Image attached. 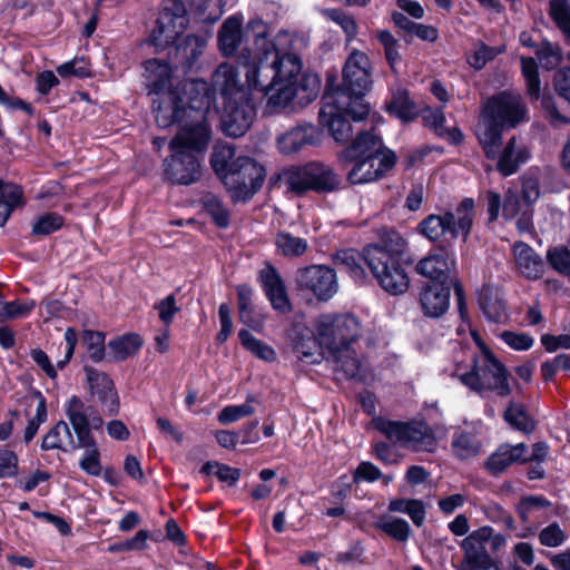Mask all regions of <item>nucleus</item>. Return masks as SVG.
Instances as JSON below:
<instances>
[{
    "label": "nucleus",
    "instance_id": "nucleus-55",
    "mask_svg": "<svg viewBox=\"0 0 570 570\" xmlns=\"http://www.w3.org/2000/svg\"><path fill=\"white\" fill-rule=\"evenodd\" d=\"M36 306L33 301L29 302H2L0 303V323H4L9 320L19 318L29 314Z\"/></svg>",
    "mask_w": 570,
    "mask_h": 570
},
{
    "label": "nucleus",
    "instance_id": "nucleus-60",
    "mask_svg": "<svg viewBox=\"0 0 570 570\" xmlns=\"http://www.w3.org/2000/svg\"><path fill=\"white\" fill-rule=\"evenodd\" d=\"M567 540V534L558 522H552L539 532V541L542 546L556 548Z\"/></svg>",
    "mask_w": 570,
    "mask_h": 570
},
{
    "label": "nucleus",
    "instance_id": "nucleus-43",
    "mask_svg": "<svg viewBox=\"0 0 570 570\" xmlns=\"http://www.w3.org/2000/svg\"><path fill=\"white\" fill-rule=\"evenodd\" d=\"M374 527L397 542H406L412 533L409 522L402 518L391 517L375 522Z\"/></svg>",
    "mask_w": 570,
    "mask_h": 570
},
{
    "label": "nucleus",
    "instance_id": "nucleus-22",
    "mask_svg": "<svg viewBox=\"0 0 570 570\" xmlns=\"http://www.w3.org/2000/svg\"><path fill=\"white\" fill-rule=\"evenodd\" d=\"M453 284L449 282L423 283L419 292V304L425 317L435 320L448 312Z\"/></svg>",
    "mask_w": 570,
    "mask_h": 570
},
{
    "label": "nucleus",
    "instance_id": "nucleus-37",
    "mask_svg": "<svg viewBox=\"0 0 570 570\" xmlns=\"http://www.w3.org/2000/svg\"><path fill=\"white\" fill-rule=\"evenodd\" d=\"M24 204L23 190L12 183H4L0 179V226H3L14 208Z\"/></svg>",
    "mask_w": 570,
    "mask_h": 570
},
{
    "label": "nucleus",
    "instance_id": "nucleus-9",
    "mask_svg": "<svg viewBox=\"0 0 570 570\" xmlns=\"http://www.w3.org/2000/svg\"><path fill=\"white\" fill-rule=\"evenodd\" d=\"M287 110L304 108L314 101L321 90V78L316 72L304 70L302 51L306 50L309 40L303 33L287 32Z\"/></svg>",
    "mask_w": 570,
    "mask_h": 570
},
{
    "label": "nucleus",
    "instance_id": "nucleus-33",
    "mask_svg": "<svg viewBox=\"0 0 570 570\" xmlns=\"http://www.w3.org/2000/svg\"><path fill=\"white\" fill-rule=\"evenodd\" d=\"M327 358L332 360L335 364L334 370L336 373H342L344 379L353 380L358 376L361 368V361L352 346L348 347H332L326 350Z\"/></svg>",
    "mask_w": 570,
    "mask_h": 570
},
{
    "label": "nucleus",
    "instance_id": "nucleus-11",
    "mask_svg": "<svg viewBox=\"0 0 570 570\" xmlns=\"http://www.w3.org/2000/svg\"><path fill=\"white\" fill-rule=\"evenodd\" d=\"M341 183L340 175L321 161L287 167V190L299 196L309 191L318 195L331 194L341 188Z\"/></svg>",
    "mask_w": 570,
    "mask_h": 570
},
{
    "label": "nucleus",
    "instance_id": "nucleus-28",
    "mask_svg": "<svg viewBox=\"0 0 570 570\" xmlns=\"http://www.w3.org/2000/svg\"><path fill=\"white\" fill-rule=\"evenodd\" d=\"M517 264L524 277L538 279L544 273L542 257L527 243L518 242L513 246Z\"/></svg>",
    "mask_w": 570,
    "mask_h": 570
},
{
    "label": "nucleus",
    "instance_id": "nucleus-51",
    "mask_svg": "<svg viewBox=\"0 0 570 570\" xmlns=\"http://www.w3.org/2000/svg\"><path fill=\"white\" fill-rule=\"evenodd\" d=\"M204 208L218 227L226 228L229 225V212L216 196H206L204 198Z\"/></svg>",
    "mask_w": 570,
    "mask_h": 570
},
{
    "label": "nucleus",
    "instance_id": "nucleus-46",
    "mask_svg": "<svg viewBox=\"0 0 570 570\" xmlns=\"http://www.w3.org/2000/svg\"><path fill=\"white\" fill-rule=\"evenodd\" d=\"M238 337L242 345L258 358L267 362L275 360L274 350L269 345L265 344L263 341L256 338L247 330H240L238 333Z\"/></svg>",
    "mask_w": 570,
    "mask_h": 570
},
{
    "label": "nucleus",
    "instance_id": "nucleus-56",
    "mask_svg": "<svg viewBox=\"0 0 570 570\" xmlns=\"http://www.w3.org/2000/svg\"><path fill=\"white\" fill-rule=\"evenodd\" d=\"M63 225V217L57 213H47L39 216L33 226L32 234L36 236H47L60 229Z\"/></svg>",
    "mask_w": 570,
    "mask_h": 570
},
{
    "label": "nucleus",
    "instance_id": "nucleus-29",
    "mask_svg": "<svg viewBox=\"0 0 570 570\" xmlns=\"http://www.w3.org/2000/svg\"><path fill=\"white\" fill-rule=\"evenodd\" d=\"M237 75L238 72L235 68L228 63L219 65L214 72V86L224 98V101L236 98L242 99L247 96V92L238 85Z\"/></svg>",
    "mask_w": 570,
    "mask_h": 570
},
{
    "label": "nucleus",
    "instance_id": "nucleus-42",
    "mask_svg": "<svg viewBox=\"0 0 570 570\" xmlns=\"http://www.w3.org/2000/svg\"><path fill=\"white\" fill-rule=\"evenodd\" d=\"M535 56L542 68L548 71L554 70L563 60L561 47L546 38L539 43Z\"/></svg>",
    "mask_w": 570,
    "mask_h": 570
},
{
    "label": "nucleus",
    "instance_id": "nucleus-49",
    "mask_svg": "<svg viewBox=\"0 0 570 570\" xmlns=\"http://www.w3.org/2000/svg\"><path fill=\"white\" fill-rule=\"evenodd\" d=\"M497 169L498 171L504 176H511L518 171V159H515V138L512 137L509 139L503 150L498 151L497 158Z\"/></svg>",
    "mask_w": 570,
    "mask_h": 570
},
{
    "label": "nucleus",
    "instance_id": "nucleus-2",
    "mask_svg": "<svg viewBox=\"0 0 570 570\" xmlns=\"http://www.w3.org/2000/svg\"><path fill=\"white\" fill-rule=\"evenodd\" d=\"M475 218V203L465 197L456 206L455 212L444 209L439 214H429L416 226L417 233L434 244L430 254L420 259L415 271L429 282H449L456 279L450 277V269L455 264L454 245L461 236L466 243L473 228Z\"/></svg>",
    "mask_w": 570,
    "mask_h": 570
},
{
    "label": "nucleus",
    "instance_id": "nucleus-7",
    "mask_svg": "<svg viewBox=\"0 0 570 570\" xmlns=\"http://www.w3.org/2000/svg\"><path fill=\"white\" fill-rule=\"evenodd\" d=\"M65 413L77 436V450H86L79 462L80 469L89 475H100V450L91 431L101 430L104 425L101 415L94 406L86 404L77 395L68 399L65 404Z\"/></svg>",
    "mask_w": 570,
    "mask_h": 570
},
{
    "label": "nucleus",
    "instance_id": "nucleus-59",
    "mask_svg": "<svg viewBox=\"0 0 570 570\" xmlns=\"http://www.w3.org/2000/svg\"><path fill=\"white\" fill-rule=\"evenodd\" d=\"M485 518L498 524H503L505 530H515V521L511 513H509L501 504L491 502L484 508Z\"/></svg>",
    "mask_w": 570,
    "mask_h": 570
},
{
    "label": "nucleus",
    "instance_id": "nucleus-52",
    "mask_svg": "<svg viewBox=\"0 0 570 570\" xmlns=\"http://www.w3.org/2000/svg\"><path fill=\"white\" fill-rule=\"evenodd\" d=\"M82 341L87 347L88 356L100 362L105 357V334L102 332L86 330L82 333Z\"/></svg>",
    "mask_w": 570,
    "mask_h": 570
},
{
    "label": "nucleus",
    "instance_id": "nucleus-34",
    "mask_svg": "<svg viewBox=\"0 0 570 570\" xmlns=\"http://www.w3.org/2000/svg\"><path fill=\"white\" fill-rule=\"evenodd\" d=\"M321 128L312 124H302L287 130V140L291 147L288 151L297 153L304 146H317L324 137V129L328 131L321 122Z\"/></svg>",
    "mask_w": 570,
    "mask_h": 570
},
{
    "label": "nucleus",
    "instance_id": "nucleus-15",
    "mask_svg": "<svg viewBox=\"0 0 570 570\" xmlns=\"http://www.w3.org/2000/svg\"><path fill=\"white\" fill-rule=\"evenodd\" d=\"M188 24L186 9L180 0H166L151 32L150 42L158 50L174 43Z\"/></svg>",
    "mask_w": 570,
    "mask_h": 570
},
{
    "label": "nucleus",
    "instance_id": "nucleus-35",
    "mask_svg": "<svg viewBox=\"0 0 570 570\" xmlns=\"http://www.w3.org/2000/svg\"><path fill=\"white\" fill-rule=\"evenodd\" d=\"M42 450H61L70 452L77 450V438L70 431L69 424L65 421H59L52 426L42 439Z\"/></svg>",
    "mask_w": 570,
    "mask_h": 570
},
{
    "label": "nucleus",
    "instance_id": "nucleus-64",
    "mask_svg": "<svg viewBox=\"0 0 570 570\" xmlns=\"http://www.w3.org/2000/svg\"><path fill=\"white\" fill-rule=\"evenodd\" d=\"M567 59L570 61V51ZM553 85L559 97L570 104V67H563L556 72Z\"/></svg>",
    "mask_w": 570,
    "mask_h": 570
},
{
    "label": "nucleus",
    "instance_id": "nucleus-21",
    "mask_svg": "<svg viewBox=\"0 0 570 570\" xmlns=\"http://www.w3.org/2000/svg\"><path fill=\"white\" fill-rule=\"evenodd\" d=\"M492 532V527L483 525L472 531L461 542V549L464 551V562L470 567V570H490L494 566V560L484 546L491 538Z\"/></svg>",
    "mask_w": 570,
    "mask_h": 570
},
{
    "label": "nucleus",
    "instance_id": "nucleus-13",
    "mask_svg": "<svg viewBox=\"0 0 570 570\" xmlns=\"http://www.w3.org/2000/svg\"><path fill=\"white\" fill-rule=\"evenodd\" d=\"M207 146L196 147L191 142L174 146L171 139L169 148L173 153L163 164L165 179L176 185H191L198 181L203 175V167L196 154L206 150Z\"/></svg>",
    "mask_w": 570,
    "mask_h": 570
},
{
    "label": "nucleus",
    "instance_id": "nucleus-47",
    "mask_svg": "<svg viewBox=\"0 0 570 570\" xmlns=\"http://www.w3.org/2000/svg\"><path fill=\"white\" fill-rule=\"evenodd\" d=\"M539 100L541 102V108L544 112V118L549 121V124L552 127H559L561 125L570 124V118L560 112L556 97L551 92H541Z\"/></svg>",
    "mask_w": 570,
    "mask_h": 570
},
{
    "label": "nucleus",
    "instance_id": "nucleus-25",
    "mask_svg": "<svg viewBox=\"0 0 570 570\" xmlns=\"http://www.w3.org/2000/svg\"><path fill=\"white\" fill-rule=\"evenodd\" d=\"M525 452L527 444L523 442L515 445L502 443L487 459L484 468L491 475L497 476L512 464H524L523 455H525Z\"/></svg>",
    "mask_w": 570,
    "mask_h": 570
},
{
    "label": "nucleus",
    "instance_id": "nucleus-32",
    "mask_svg": "<svg viewBox=\"0 0 570 570\" xmlns=\"http://www.w3.org/2000/svg\"><path fill=\"white\" fill-rule=\"evenodd\" d=\"M385 111L402 122H411L419 117L416 102L411 98L410 91L405 88L397 89L386 102Z\"/></svg>",
    "mask_w": 570,
    "mask_h": 570
},
{
    "label": "nucleus",
    "instance_id": "nucleus-4",
    "mask_svg": "<svg viewBox=\"0 0 570 570\" xmlns=\"http://www.w3.org/2000/svg\"><path fill=\"white\" fill-rule=\"evenodd\" d=\"M342 149L337 159L340 164L352 168L347 173V180L351 185H361L383 178L394 168L397 161L395 151L384 146L383 139L375 132L360 129L355 137H351Z\"/></svg>",
    "mask_w": 570,
    "mask_h": 570
},
{
    "label": "nucleus",
    "instance_id": "nucleus-20",
    "mask_svg": "<svg viewBox=\"0 0 570 570\" xmlns=\"http://www.w3.org/2000/svg\"><path fill=\"white\" fill-rule=\"evenodd\" d=\"M255 116L256 110L248 95L242 99L224 101L223 125L226 135L243 136L252 126Z\"/></svg>",
    "mask_w": 570,
    "mask_h": 570
},
{
    "label": "nucleus",
    "instance_id": "nucleus-3",
    "mask_svg": "<svg viewBox=\"0 0 570 570\" xmlns=\"http://www.w3.org/2000/svg\"><path fill=\"white\" fill-rule=\"evenodd\" d=\"M371 282L392 296L407 292L411 279L407 268L414 259L407 240L393 227H383L377 242L370 243L366 249Z\"/></svg>",
    "mask_w": 570,
    "mask_h": 570
},
{
    "label": "nucleus",
    "instance_id": "nucleus-44",
    "mask_svg": "<svg viewBox=\"0 0 570 570\" xmlns=\"http://www.w3.org/2000/svg\"><path fill=\"white\" fill-rule=\"evenodd\" d=\"M377 41L383 46L386 63L393 72H397L396 66L402 61L400 43L390 30H380Z\"/></svg>",
    "mask_w": 570,
    "mask_h": 570
},
{
    "label": "nucleus",
    "instance_id": "nucleus-48",
    "mask_svg": "<svg viewBox=\"0 0 570 570\" xmlns=\"http://www.w3.org/2000/svg\"><path fill=\"white\" fill-rule=\"evenodd\" d=\"M235 148L230 145H218L215 146L210 156V165L214 171L223 180V175L229 170L232 161H234Z\"/></svg>",
    "mask_w": 570,
    "mask_h": 570
},
{
    "label": "nucleus",
    "instance_id": "nucleus-45",
    "mask_svg": "<svg viewBox=\"0 0 570 570\" xmlns=\"http://www.w3.org/2000/svg\"><path fill=\"white\" fill-rule=\"evenodd\" d=\"M548 265L560 275L570 276V249L566 245L551 246L546 254Z\"/></svg>",
    "mask_w": 570,
    "mask_h": 570
},
{
    "label": "nucleus",
    "instance_id": "nucleus-39",
    "mask_svg": "<svg viewBox=\"0 0 570 570\" xmlns=\"http://www.w3.org/2000/svg\"><path fill=\"white\" fill-rule=\"evenodd\" d=\"M521 75L525 81V94L531 104L539 101L541 94V79L539 73V65L533 57L520 58Z\"/></svg>",
    "mask_w": 570,
    "mask_h": 570
},
{
    "label": "nucleus",
    "instance_id": "nucleus-16",
    "mask_svg": "<svg viewBox=\"0 0 570 570\" xmlns=\"http://www.w3.org/2000/svg\"><path fill=\"white\" fill-rule=\"evenodd\" d=\"M360 322L352 314L323 315L317 323L325 348L348 347L360 337Z\"/></svg>",
    "mask_w": 570,
    "mask_h": 570
},
{
    "label": "nucleus",
    "instance_id": "nucleus-62",
    "mask_svg": "<svg viewBox=\"0 0 570 570\" xmlns=\"http://www.w3.org/2000/svg\"><path fill=\"white\" fill-rule=\"evenodd\" d=\"M501 340L515 351H528L533 346L534 340L525 333H517L513 331H504Z\"/></svg>",
    "mask_w": 570,
    "mask_h": 570
},
{
    "label": "nucleus",
    "instance_id": "nucleus-54",
    "mask_svg": "<svg viewBox=\"0 0 570 570\" xmlns=\"http://www.w3.org/2000/svg\"><path fill=\"white\" fill-rule=\"evenodd\" d=\"M373 424L374 428L383 433L387 439L396 442H404L405 422L377 416L373 419Z\"/></svg>",
    "mask_w": 570,
    "mask_h": 570
},
{
    "label": "nucleus",
    "instance_id": "nucleus-18",
    "mask_svg": "<svg viewBox=\"0 0 570 570\" xmlns=\"http://www.w3.org/2000/svg\"><path fill=\"white\" fill-rule=\"evenodd\" d=\"M368 247L370 244L364 245L362 249L352 247L336 249L331 254V261L338 272L346 274L356 285H370L371 277L366 253Z\"/></svg>",
    "mask_w": 570,
    "mask_h": 570
},
{
    "label": "nucleus",
    "instance_id": "nucleus-38",
    "mask_svg": "<svg viewBox=\"0 0 570 570\" xmlns=\"http://www.w3.org/2000/svg\"><path fill=\"white\" fill-rule=\"evenodd\" d=\"M503 419L511 428L524 434H531L537 426L523 403L511 401L503 413Z\"/></svg>",
    "mask_w": 570,
    "mask_h": 570
},
{
    "label": "nucleus",
    "instance_id": "nucleus-8",
    "mask_svg": "<svg viewBox=\"0 0 570 570\" xmlns=\"http://www.w3.org/2000/svg\"><path fill=\"white\" fill-rule=\"evenodd\" d=\"M174 90H179L189 118L188 126L178 131L173 138V145L191 142L196 147H204L210 141L212 130L207 122L210 108L209 88L204 80H186Z\"/></svg>",
    "mask_w": 570,
    "mask_h": 570
},
{
    "label": "nucleus",
    "instance_id": "nucleus-36",
    "mask_svg": "<svg viewBox=\"0 0 570 570\" xmlns=\"http://www.w3.org/2000/svg\"><path fill=\"white\" fill-rule=\"evenodd\" d=\"M242 38V20L235 16L229 17L223 23L218 32V43L222 53L226 57L233 56Z\"/></svg>",
    "mask_w": 570,
    "mask_h": 570
},
{
    "label": "nucleus",
    "instance_id": "nucleus-40",
    "mask_svg": "<svg viewBox=\"0 0 570 570\" xmlns=\"http://www.w3.org/2000/svg\"><path fill=\"white\" fill-rule=\"evenodd\" d=\"M548 13L556 27L563 35L566 43L570 46V1L550 0Z\"/></svg>",
    "mask_w": 570,
    "mask_h": 570
},
{
    "label": "nucleus",
    "instance_id": "nucleus-14",
    "mask_svg": "<svg viewBox=\"0 0 570 570\" xmlns=\"http://www.w3.org/2000/svg\"><path fill=\"white\" fill-rule=\"evenodd\" d=\"M296 291L306 302L330 301L338 289L335 268L326 265H309L299 268L295 277Z\"/></svg>",
    "mask_w": 570,
    "mask_h": 570
},
{
    "label": "nucleus",
    "instance_id": "nucleus-30",
    "mask_svg": "<svg viewBox=\"0 0 570 570\" xmlns=\"http://www.w3.org/2000/svg\"><path fill=\"white\" fill-rule=\"evenodd\" d=\"M173 67L159 59H150L145 62V79L149 95L167 92Z\"/></svg>",
    "mask_w": 570,
    "mask_h": 570
},
{
    "label": "nucleus",
    "instance_id": "nucleus-53",
    "mask_svg": "<svg viewBox=\"0 0 570 570\" xmlns=\"http://www.w3.org/2000/svg\"><path fill=\"white\" fill-rule=\"evenodd\" d=\"M255 401L254 397H248L246 403L240 405H228L225 406L219 413H218V421L222 424H229L235 421L240 420L242 417L249 416L255 413V407L252 405V403Z\"/></svg>",
    "mask_w": 570,
    "mask_h": 570
},
{
    "label": "nucleus",
    "instance_id": "nucleus-61",
    "mask_svg": "<svg viewBox=\"0 0 570 570\" xmlns=\"http://www.w3.org/2000/svg\"><path fill=\"white\" fill-rule=\"evenodd\" d=\"M47 420V404L46 399L42 395H39V402L37 404L35 416L28 422V425L24 430V442L29 443L35 435L37 434L39 426Z\"/></svg>",
    "mask_w": 570,
    "mask_h": 570
},
{
    "label": "nucleus",
    "instance_id": "nucleus-10",
    "mask_svg": "<svg viewBox=\"0 0 570 570\" xmlns=\"http://www.w3.org/2000/svg\"><path fill=\"white\" fill-rule=\"evenodd\" d=\"M510 373L507 366L487 346L482 345V357L473 355L470 371L460 374V381L476 393L494 392L500 397L509 396Z\"/></svg>",
    "mask_w": 570,
    "mask_h": 570
},
{
    "label": "nucleus",
    "instance_id": "nucleus-50",
    "mask_svg": "<svg viewBox=\"0 0 570 570\" xmlns=\"http://www.w3.org/2000/svg\"><path fill=\"white\" fill-rule=\"evenodd\" d=\"M193 9L203 22H216L223 14L222 0H193Z\"/></svg>",
    "mask_w": 570,
    "mask_h": 570
},
{
    "label": "nucleus",
    "instance_id": "nucleus-63",
    "mask_svg": "<svg viewBox=\"0 0 570 570\" xmlns=\"http://www.w3.org/2000/svg\"><path fill=\"white\" fill-rule=\"evenodd\" d=\"M155 309L158 311L159 320L164 323L165 327H169L174 321V316L179 312V307L176 305L175 295H168L156 303Z\"/></svg>",
    "mask_w": 570,
    "mask_h": 570
},
{
    "label": "nucleus",
    "instance_id": "nucleus-26",
    "mask_svg": "<svg viewBox=\"0 0 570 570\" xmlns=\"http://www.w3.org/2000/svg\"><path fill=\"white\" fill-rule=\"evenodd\" d=\"M478 304L490 323L501 324L508 318L507 302L497 286L484 284L478 292Z\"/></svg>",
    "mask_w": 570,
    "mask_h": 570
},
{
    "label": "nucleus",
    "instance_id": "nucleus-27",
    "mask_svg": "<svg viewBox=\"0 0 570 570\" xmlns=\"http://www.w3.org/2000/svg\"><path fill=\"white\" fill-rule=\"evenodd\" d=\"M257 279L272 306L281 312L285 311V285L277 269L266 263L258 272Z\"/></svg>",
    "mask_w": 570,
    "mask_h": 570
},
{
    "label": "nucleus",
    "instance_id": "nucleus-24",
    "mask_svg": "<svg viewBox=\"0 0 570 570\" xmlns=\"http://www.w3.org/2000/svg\"><path fill=\"white\" fill-rule=\"evenodd\" d=\"M207 47V37L204 35H187L180 39L170 51L174 67L181 68L184 72L193 69L195 62Z\"/></svg>",
    "mask_w": 570,
    "mask_h": 570
},
{
    "label": "nucleus",
    "instance_id": "nucleus-1",
    "mask_svg": "<svg viewBox=\"0 0 570 570\" xmlns=\"http://www.w3.org/2000/svg\"><path fill=\"white\" fill-rule=\"evenodd\" d=\"M372 83L371 59L358 49H353L347 56L341 83H336L335 77H327L318 122L328 129V136L335 142L348 141L354 135L352 121L360 122L368 117L371 107L365 96Z\"/></svg>",
    "mask_w": 570,
    "mask_h": 570
},
{
    "label": "nucleus",
    "instance_id": "nucleus-57",
    "mask_svg": "<svg viewBox=\"0 0 570 570\" xmlns=\"http://www.w3.org/2000/svg\"><path fill=\"white\" fill-rule=\"evenodd\" d=\"M327 17L342 28L347 41H352L356 37L358 28L352 14L346 13L342 9H331L327 11Z\"/></svg>",
    "mask_w": 570,
    "mask_h": 570
},
{
    "label": "nucleus",
    "instance_id": "nucleus-17",
    "mask_svg": "<svg viewBox=\"0 0 570 570\" xmlns=\"http://www.w3.org/2000/svg\"><path fill=\"white\" fill-rule=\"evenodd\" d=\"M318 332V330L316 328ZM287 337L292 341L293 350L298 354V358L308 364H318L324 357H327L325 344L320 334L315 335L308 326L302 322H294L287 328Z\"/></svg>",
    "mask_w": 570,
    "mask_h": 570
},
{
    "label": "nucleus",
    "instance_id": "nucleus-23",
    "mask_svg": "<svg viewBox=\"0 0 570 570\" xmlns=\"http://www.w3.org/2000/svg\"><path fill=\"white\" fill-rule=\"evenodd\" d=\"M87 382L92 395H96L102 411L108 415H116L119 411V397L112 380L104 372L85 366Z\"/></svg>",
    "mask_w": 570,
    "mask_h": 570
},
{
    "label": "nucleus",
    "instance_id": "nucleus-31",
    "mask_svg": "<svg viewBox=\"0 0 570 570\" xmlns=\"http://www.w3.org/2000/svg\"><path fill=\"white\" fill-rule=\"evenodd\" d=\"M451 450L458 460L468 461L481 453L482 441L476 431L459 429L453 433Z\"/></svg>",
    "mask_w": 570,
    "mask_h": 570
},
{
    "label": "nucleus",
    "instance_id": "nucleus-6",
    "mask_svg": "<svg viewBox=\"0 0 570 570\" xmlns=\"http://www.w3.org/2000/svg\"><path fill=\"white\" fill-rule=\"evenodd\" d=\"M239 68L250 89L264 90L267 98L265 112L275 115L285 108V79L282 75L283 56L273 45L266 48L264 56L256 61L250 55L242 53Z\"/></svg>",
    "mask_w": 570,
    "mask_h": 570
},
{
    "label": "nucleus",
    "instance_id": "nucleus-19",
    "mask_svg": "<svg viewBox=\"0 0 570 570\" xmlns=\"http://www.w3.org/2000/svg\"><path fill=\"white\" fill-rule=\"evenodd\" d=\"M159 99L153 100L155 119L159 127L167 128L173 124L179 125V131L188 126L187 109L184 105V98L179 90L170 89L165 94L158 95Z\"/></svg>",
    "mask_w": 570,
    "mask_h": 570
},
{
    "label": "nucleus",
    "instance_id": "nucleus-12",
    "mask_svg": "<svg viewBox=\"0 0 570 570\" xmlns=\"http://www.w3.org/2000/svg\"><path fill=\"white\" fill-rule=\"evenodd\" d=\"M264 179L263 166L249 157H238L232 161L222 181L234 202H246L258 191Z\"/></svg>",
    "mask_w": 570,
    "mask_h": 570
},
{
    "label": "nucleus",
    "instance_id": "nucleus-5",
    "mask_svg": "<svg viewBox=\"0 0 570 570\" xmlns=\"http://www.w3.org/2000/svg\"><path fill=\"white\" fill-rule=\"evenodd\" d=\"M481 115L485 125L478 136L484 156L495 160L503 144V131L514 129L529 121V109L520 94L501 90L489 97L482 105Z\"/></svg>",
    "mask_w": 570,
    "mask_h": 570
},
{
    "label": "nucleus",
    "instance_id": "nucleus-58",
    "mask_svg": "<svg viewBox=\"0 0 570 570\" xmlns=\"http://www.w3.org/2000/svg\"><path fill=\"white\" fill-rule=\"evenodd\" d=\"M552 505L544 495H527L520 499L517 505V513L522 522L529 521V514L533 509L550 508Z\"/></svg>",
    "mask_w": 570,
    "mask_h": 570
},
{
    "label": "nucleus",
    "instance_id": "nucleus-41",
    "mask_svg": "<svg viewBox=\"0 0 570 570\" xmlns=\"http://www.w3.org/2000/svg\"><path fill=\"white\" fill-rule=\"evenodd\" d=\"M142 345V340L138 334H126L108 343V347L114 354L115 361H124L136 354Z\"/></svg>",
    "mask_w": 570,
    "mask_h": 570
}]
</instances>
